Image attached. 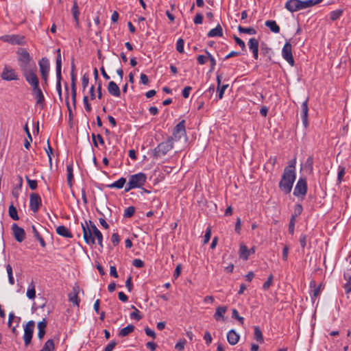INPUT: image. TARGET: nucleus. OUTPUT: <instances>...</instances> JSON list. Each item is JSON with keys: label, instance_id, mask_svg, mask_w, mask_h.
<instances>
[{"label": "nucleus", "instance_id": "39", "mask_svg": "<svg viewBox=\"0 0 351 351\" xmlns=\"http://www.w3.org/2000/svg\"><path fill=\"white\" fill-rule=\"evenodd\" d=\"M132 308L134 311L130 314V317L137 321L141 319L143 317L140 315V311L134 306H132Z\"/></svg>", "mask_w": 351, "mask_h": 351}, {"label": "nucleus", "instance_id": "9", "mask_svg": "<svg viewBox=\"0 0 351 351\" xmlns=\"http://www.w3.org/2000/svg\"><path fill=\"white\" fill-rule=\"evenodd\" d=\"M56 77H57V84H56V90L58 91V95L61 97L62 95V88H61V69H62V58L60 53V49L57 50V58H56Z\"/></svg>", "mask_w": 351, "mask_h": 351}, {"label": "nucleus", "instance_id": "44", "mask_svg": "<svg viewBox=\"0 0 351 351\" xmlns=\"http://www.w3.org/2000/svg\"><path fill=\"white\" fill-rule=\"evenodd\" d=\"M346 173V169L343 166L339 167L338 175H337V180L339 183H341L343 180V178Z\"/></svg>", "mask_w": 351, "mask_h": 351}, {"label": "nucleus", "instance_id": "64", "mask_svg": "<svg viewBox=\"0 0 351 351\" xmlns=\"http://www.w3.org/2000/svg\"><path fill=\"white\" fill-rule=\"evenodd\" d=\"M192 88L191 86L184 87L182 93L183 97L188 98L189 97V94Z\"/></svg>", "mask_w": 351, "mask_h": 351}, {"label": "nucleus", "instance_id": "17", "mask_svg": "<svg viewBox=\"0 0 351 351\" xmlns=\"http://www.w3.org/2000/svg\"><path fill=\"white\" fill-rule=\"evenodd\" d=\"M32 93L36 99V104L43 108L45 104V97L40 86L33 87Z\"/></svg>", "mask_w": 351, "mask_h": 351}, {"label": "nucleus", "instance_id": "8", "mask_svg": "<svg viewBox=\"0 0 351 351\" xmlns=\"http://www.w3.org/2000/svg\"><path fill=\"white\" fill-rule=\"evenodd\" d=\"M186 135L185 121L182 120L175 126L172 136L168 138L173 143L174 141H178L183 136L186 137Z\"/></svg>", "mask_w": 351, "mask_h": 351}, {"label": "nucleus", "instance_id": "55", "mask_svg": "<svg viewBox=\"0 0 351 351\" xmlns=\"http://www.w3.org/2000/svg\"><path fill=\"white\" fill-rule=\"evenodd\" d=\"M76 96H77V92H76V88H71V100L72 104L73 106V108L75 109L76 108Z\"/></svg>", "mask_w": 351, "mask_h": 351}, {"label": "nucleus", "instance_id": "41", "mask_svg": "<svg viewBox=\"0 0 351 351\" xmlns=\"http://www.w3.org/2000/svg\"><path fill=\"white\" fill-rule=\"evenodd\" d=\"M69 299L71 302H72L73 304H74L77 306H79L80 300L77 295V293H74L73 294L70 293L69 295Z\"/></svg>", "mask_w": 351, "mask_h": 351}, {"label": "nucleus", "instance_id": "11", "mask_svg": "<svg viewBox=\"0 0 351 351\" xmlns=\"http://www.w3.org/2000/svg\"><path fill=\"white\" fill-rule=\"evenodd\" d=\"M40 72L43 80H44V84L47 85V79L49 72V62L47 58H43L38 62Z\"/></svg>", "mask_w": 351, "mask_h": 351}, {"label": "nucleus", "instance_id": "16", "mask_svg": "<svg viewBox=\"0 0 351 351\" xmlns=\"http://www.w3.org/2000/svg\"><path fill=\"white\" fill-rule=\"evenodd\" d=\"M12 234L16 241L21 243L25 239V230L19 227L16 223H13L12 226Z\"/></svg>", "mask_w": 351, "mask_h": 351}, {"label": "nucleus", "instance_id": "23", "mask_svg": "<svg viewBox=\"0 0 351 351\" xmlns=\"http://www.w3.org/2000/svg\"><path fill=\"white\" fill-rule=\"evenodd\" d=\"M227 339L230 345H235L239 340V335L234 330H230L227 334Z\"/></svg>", "mask_w": 351, "mask_h": 351}, {"label": "nucleus", "instance_id": "56", "mask_svg": "<svg viewBox=\"0 0 351 351\" xmlns=\"http://www.w3.org/2000/svg\"><path fill=\"white\" fill-rule=\"evenodd\" d=\"M210 237H211V228H210V227H208L206 230L205 234H204V243H207L209 241V240L210 239Z\"/></svg>", "mask_w": 351, "mask_h": 351}, {"label": "nucleus", "instance_id": "24", "mask_svg": "<svg viewBox=\"0 0 351 351\" xmlns=\"http://www.w3.org/2000/svg\"><path fill=\"white\" fill-rule=\"evenodd\" d=\"M207 36L208 37H221L223 36V29L220 25H217L216 27L210 29L208 33Z\"/></svg>", "mask_w": 351, "mask_h": 351}, {"label": "nucleus", "instance_id": "27", "mask_svg": "<svg viewBox=\"0 0 351 351\" xmlns=\"http://www.w3.org/2000/svg\"><path fill=\"white\" fill-rule=\"evenodd\" d=\"M125 182H126V179L125 178H121L120 179L115 181L114 182L109 184L108 186L111 189L117 188V189H121L123 187Z\"/></svg>", "mask_w": 351, "mask_h": 351}, {"label": "nucleus", "instance_id": "33", "mask_svg": "<svg viewBox=\"0 0 351 351\" xmlns=\"http://www.w3.org/2000/svg\"><path fill=\"white\" fill-rule=\"evenodd\" d=\"M254 339L259 342L260 343H263L264 342V339L263 336V333L259 328L258 326H255L254 328Z\"/></svg>", "mask_w": 351, "mask_h": 351}, {"label": "nucleus", "instance_id": "48", "mask_svg": "<svg viewBox=\"0 0 351 351\" xmlns=\"http://www.w3.org/2000/svg\"><path fill=\"white\" fill-rule=\"evenodd\" d=\"M184 40L182 38H179L176 43V49L179 53L184 52Z\"/></svg>", "mask_w": 351, "mask_h": 351}, {"label": "nucleus", "instance_id": "37", "mask_svg": "<svg viewBox=\"0 0 351 351\" xmlns=\"http://www.w3.org/2000/svg\"><path fill=\"white\" fill-rule=\"evenodd\" d=\"M343 10H333L330 13V19L334 21L339 19L343 14Z\"/></svg>", "mask_w": 351, "mask_h": 351}, {"label": "nucleus", "instance_id": "29", "mask_svg": "<svg viewBox=\"0 0 351 351\" xmlns=\"http://www.w3.org/2000/svg\"><path fill=\"white\" fill-rule=\"evenodd\" d=\"M239 254L240 258H241L243 260H247L250 254V250H249L245 245H241Z\"/></svg>", "mask_w": 351, "mask_h": 351}, {"label": "nucleus", "instance_id": "31", "mask_svg": "<svg viewBox=\"0 0 351 351\" xmlns=\"http://www.w3.org/2000/svg\"><path fill=\"white\" fill-rule=\"evenodd\" d=\"M66 171H67V183L68 185L71 187L73 185V165H69L66 167Z\"/></svg>", "mask_w": 351, "mask_h": 351}, {"label": "nucleus", "instance_id": "5", "mask_svg": "<svg viewBox=\"0 0 351 351\" xmlns=\"http://www.w3.org/2000/svg\"><path fill=\"white\" fill-rule=\"evenodd\" d=\"M36 71L37 68L35 63H33L32 68L21 71L25 80L32 86V88L39 86V80L36 75Z\"/></svg>", "mask_w": 351, "mask_h": 351}, {"label": "nucleus", "instance_id": "12", "mask_svg": "<svg viewBox=\"0 0 351 351\" xmlns=\"http://www.w3.org/2000/svg\"><path fill=\"white\" fill-rule=\"evenodd\" d=\"M283 58L291 66H294L295 61L292 54V46L290 43L287 42L282 50Z\"/></svg>", "mask_w": 351, "mask_h": 351}, {"label": "nucleus", "instance_id": "35", "mask_svg": "<svg viewBox=\"0 0 351 351\" xmlns=\"http://www.w3.org/2000/svg\"><path fill=\"white\" fill-rule=\"evenodd\" d=\"M8 213H9V216L12 219H14V220H19V215H18L17 210L14 206V205L12 204L9 206Z\"/></svg>", "mask_w": 351, "mask_h": 351}, {"label": "nucleus", "instance_id": "52", "mask_svg": "<svg viewBox=\"0 0 351 351\" xmlns=\"http://www.w3.org/2000/svg\"><path fill=\"white\" fill-rule=\"evenodd\" d=\"M232 317L237 319L241 324H243L244 318L243 317L239 316L237 310L235 308L232 309Z\"/></svg>", "mask_w": 351, "mask_h": 351}, {"label": "nucleus", "instance_id": "6", "mask_svg": "<svg viewBox=\"0 0 351 351\" xmlns=\"http://www.w3.org/2000/svg\"><path fill=\"white\" fill-rule=\"evenodd\" d=\"M173 148V143L171 139H167L158 145L153 150V157L154 158H161L165 156L168 152Z\"/></svg>", "mask_w": 351, "mask_h": 351}, {"label": "nucleus", "instance_id": "53", "mask_svg": "<svg viewBox=\"0 0 351 351\" xmlns=\"http://www.w3.org/2000/svg\"><path fill=\"white\" fill-rule=\"evenodd\" d=\"M83 103L86 112H90L92 110L90 104L88 102V98L87 96H84L83 98Z\"/></svg>", "mask_w": 351, "mask_h": 351}, {"label": "nucleus", "instance_id": "49", "mask_svg": "<svg viewBox=\"0 0 351 351\" xmlns=\"http://www.w3.org/2000/svg\"><path fill=\"white\" fill-rule=\"evenodd\" d=\"M295 222H296V219L294 218V217H291L290 221H289V232L291 234H293L294 233Z\"/></svg>", "mask_w": 351, "mask_h": 351}, {"label": "nucleus", "instance_id": "63", "mask_svg": "<svg viewBox=\"0 0 351 351\" xmlns=\"http://www.w3.org/2000/svg\"><path fill=\"white\" fill-rule=\"evenodd\" d=\"M116 345L117 342L114 341H112L106 346L104 351H112Z\"/></svg>", "mask_w": 351, "mask_h": 351}, {"label": "nucleus", "instance_id": "22", "mask_svg": "<svg viewBox=\"0 0 351 351\" xmlns=\"http://www.w3.org/2000/svg\"><path fill=\"white\" fill-rule=\"evenodd\" d=\"M47 325L46 319H43L41 322L38 323L37 327L38 329V337L39 339H42L45 335V328Z\"/></svg>", "mask_w": 351, "mask_h": 351}, {"label": "nucleus", "instance_id": "47", "mask_svg": "<svg viewBox=\"0 0 351 351\" xmlns=\"http://www.w3.org/2000/svg\"><path fill=\"white\" fill-rule=\"evenodd\" d=\"M273 278H274V277H273L272 274H270L268 276L267 280L264 282V284L263 285V289L264 290H267L270 287L271 285L273 282Z\"/></svg>", "mask_w": 351, "mask_h": 351}, {"label": "nucleus", "instance_id": "60", "mask_svg": "<svg viewBox=\"0 0 351 351\" xmlns=\"http://www.w3.org/2000/svg\"><path fill=\"white\" fill-rule=\"evenodd\" d=\"M204 339L206 343V345H210L212 342V337L210 333L208 331H206L204 336Z\"/></svg>", "mask_w": 351, "mask_h": 351}, {"label": "nucleus", "instance_id": "45", "mask_svg": "<svg viewBox=\"0 0 351 351\" xmlns=\"http://www.w3.org/2000/svg\"><path fill=\"white\" fill-rule=\"evenodd\" d=\"M206 53L208 55V60H209L210 63V71H213L215 69V66L216 65V60L214 58V57L207 51L206 50Z\"/></svg>", "mask_w": 351, "mask_h": 351}, {"label": "nucleus", "instance_id": "30", "mask_svg": "<svg viewBox=\"0 0 351 351\" xmlns=\"http://www.w3.org/2000/svg\"><path fill=\"white\" fill-rule=\"evenodd\" d=\"M23 39V37H21L18 35H12L7 36L5 40L10 43L11 44H21V40Z\"/></svg>", "mask_w": 351, "mask_h": 351}, {"label": "nucleus", "instance_id": "26", "mask_svg": "<svg viewBox=\"0 0 351 351\" xmlns=\"http://www.w3.org/2000/svg\"><path fill=\"white\" fill-rule=\"evenodd\" d=\"M265 25L269 27L272 32L276 34L280 32V27L277 25L275 21H265Z\"/></svg>", "mask_w": 351, "mask_h": 351}, {"label": "nucleus", "instance_id": "43", "mask_svg": "<svg viewBox=\"0 0 351 351\" xmlns=\"http://www.w3.org/2000/svg\"><path fill=\"white\" fill-rule=\"evenodd\" d=\"M66 98H65V101H66V106L68 108L69 118L72 119L73 114H72L71 108V106H70L69 101V88H68L67 85H66Z\"/></svg>", "mask_w": 351, "mask_h": 351}, {"label": "nucleus", "instance_id": "21", "mask_svg": "<svg viewBox=\"0 0 351 351\" xmlns=\"http://www.w3.org/2000/svg\"><path fill=\"white\" fill-rule=\"evenodd\" d=\"M56 232L60 236L64 238H72L73 234L71 232L64 226H59L56 228Z\"/></svg>", "mask_w": 351, "mask_h": 351}, {"label": "nucleus", "instance_id": "50", "mask_svg": "<svg viewBox=\"0 0 351 351\" xmlns=\"http://www.w3.org/2000/svg\"><path fill=\"white\" fill-rule=\"evenodd\" d=\"M228 84H224L221 86H217V92H218V97L219 99H222L223 97V94L226 88H228Z\"/></svg>", "mask_w": 351, "mask_h": 351}, {"label": "nucleus", "instance_id": "32", "mask_svg": "<svg viewBox=\"0 0 351 351\" xmlns=\"http://www.w3.org/2000/svg\"><path fill=\"white\" fill-rule=\"evenodd\" d=\"M227 311L226 306H219L217 308L215 313L214 315V317L219 320L221 317H223L224 314L226 313Z\"/></svg>", "mask_w": 351, "mask_h": 351}, {"label": "nucleus", "instance_id": "3", "mask_svg": "<svg viewBox=\"0 0 351 351\" xmlns=\"http://www.w3.org/2000/svg\"><path fill=\"white\" fill-rule=\"evenodd\" d=\"M322 1L323 0H289L286 2L285 7L289 12H294L311 8L321 3Z\"/></svg>", "mask_w": 351, "mask_h": 351}, {"label": "nucleus", "instance_id": "36", "mask_svg": "<svg viewBox=\"0 0 351 351\" xmlns=\"http://www.w3.org/2000/svg\"><path fill=\"white\" fill-rule=\"evenodd\" d=\"M27 297L29 299H34L35 297H36V290H35V286L33 284V282H32L28 289H27Z\"/></svg>", "mask_w": 351, "mask_h": 351}, {"label": "nucleus", "instance_id": "2", "mask_svg": "<svg viewBox=\"0 0 351 351\" xmlns=\"http://www.w3.org/2000/svg\"><path fill=\"white\" fill-rule=\"evenodd\" d=\"M83 230V237L88 245H95L97 239L98 245L103 247V235L95 223L89 221V224L85 221V224L82 223Z\"/></svg>", "mask_w": 351, "mask_h": 351}, {"label": "nucleus", "instance_id": "15", "mask_svg": "<svg viewBox=\"0 0 351 351\" xmlns=\"http://www.w3.org/2000/svg\"><path fill=\"white\" fill-rule=\"evenodd\" d=\"M42 204L41 197L38 193H33L29 196V208L32 211L36 213L38 211Z\"/></svg>", "mask_w": 351, "mask_h": 351}, {"label": "nucleus", "instance_id": "20", "mask_svg": "<svg viewBox=\"0 0 351 351\" xmlns=\"http://www.w3.org/2000/svg\"><path fill=\"white\" fill-rule=\"evenodd\" d=\"M108 93L114 97H119L121 95L120 88L118 85L113 81H111L108 83L107 87Z\"/></svg>", "mask_w": 351, "mask_h": 351}, {"label": "nucleus", "instance_id": "13", "mask_svg": "<svg viewBox=\"0 0 351 351\" xmlns=\"http://www.w3.org/2000/svg\"><path fill=\"white\" fill-rule=\"evenodd\" d=\"M307 192V184L305 178H300L293 191V195L299 197L300 195L304 196Z\"/></svg>", "mask_w": 351, "mask_h": 351}, {"label": "nucleus", "instance_id": "54", "mask_svg": "<svg viewBox=\"0 0 351 351\" xmlns=\"http://www.w3.org/2000/svg\"><path fill=\"white\" fill-rule=\"evenodd\" d=\"M14 319H17V322H19V320H20V317H16V316L14 315V313L13 312L10 313V314H9V317H8V326H9L10 328H11V326H12V322H13V320H14Z\"/></svg>", "mask_w": 351, "mask_h": 351}, {"label": "nucleus", "instance_id": "14", "mask_svg": "<svg viewBox=\"0 0 351 351\" xmlns=\"http://www.w3.org/2000/svg\"><path fill=\"white\" fill-rule=\"evenodd\" d=\"M1 76L3 80L6 81L19 80V75L15 72V71L12 68L7 65L4 66Z\"/></svg>", "mask_w": 351, "mask_h": 351}, {"label": "nucleus", "instance_id": "10", "mask_svg": "<svg viewBox=\"0 0 351 351\" xmlns=\"http://www.w3.org/2000/svg\"><path fill=\"white\" fill-rule=\"evenodd\" d=\"M34 326L35 322L31 320L29 321L24 327L23 340L25 346H29L31 343L33 337Z\"/></svg>", "mask_w": 351, "mask_h": 351}, {"label": "nucleus", "instance_id": "25", "mask_svg": "<svg viewBox=\"0 0 351 351\" xmlns=\"http://www.w3.org/2000/svg\"><path fill=\"white\" fill-rule=\"evenodd\" d=\"M71 12H72L73 19L76 23V25H78L80 11H79V7H78L76 0H73V5Z\"/></svg>", "mask_w": 351, "mask_h": 351}, {"label": "nucleus", "instance_id": "51", "mask_svg": "<svg viewBox=\"0 0 351 351\" xmlns=\"http://www.w3.org/2000/svg\"><path fill=\"white\" fill-rule=\"evenodd\" d=\"M46 152L49 158V162L50 166H51L52 164V160H51V155L53 154V149L50 145L49 141H47V148L46 149Z\"/></svg>", "mask_w": 351, "mask_h": 351}, {"label": "nucleus", "instance_id": "28", "mask_svg": "<svg viewBox=\"0 0 351 351\" xmlns=\"http://www.w3.org/2000/svg\"><path fill=\"white\" fill-rule=\"evenodd\" d=\"M135 327L134 326L132 325V324H130L128 326H127L126 327L122 328L119 332V336L120 337H125L127 335H128L129 334H130L131 332H132L134 330Z\"/></svg>", "mask_w": 351, "mask_h": 351}, {"label": "nucleus", "instance_id": "62", "mask_svg": "<svg viewBox=\"0 0 351 351\" xmlns=\"http://www.w3.org/2000/svg\"><path fill=\"white\" fill-rule=\"evenodd\" d=\"M203 21V15L200 13H197L193 19L195 24H202Z\"/></svg>", "mask_w": 351, "mask_h": 351}, {"label": "nucleus", "instance_id": "58", "mask_svg": "<svg viewBox=\"0 0 351 351\" xmlns=\"http://www.w3.org/2000/svg\"><path fill=\"white\" fill-rule=\"evenodd\" d=\"M111 241L114 246H117L119 244L120 239L118 233H113L112 234Z\"/></svg>", "mask_w": 351, "mask_h": 351}, {"label": "nucleus", "instance_id": "46", "mask_svg": "<svg viewBox=\"0 0 351 351\" xmlns=\"http://www.w3.org/2000/svg\"><path fill=\"white\" fill-rule=\"evenodd\" d=\"M302 210L303 209H302V206L301 204H295V207H294V213L291 217H294V218L296 219V217L302 213Z\"/></svg>", "mask_w": 351, "mask_h": 351}, {"label": "nucleus", "instance_id": "4", "mask_svg": "<svg viewBox=\"0 0 351 351\" xmlns=\"http://www.w3.org/2000/svg\"><path fill=\"white\" fill-rule=\"evenodd\" d=\"M146 180L147 176L144 173L140 172L130 176L128 183L125 188V191L128 192L133 189L141 188L146 182Z\"/></svg>", "mask_w": 351, "mask_h": 351}, {"label": "nucleus", "instance_id": "1", "mask_svg": "<svg viewBox=\"0 0 351 351\" xmlns=\"http://www.w3.org/2000/svg\"><path fill=\"white\" fill-rule=\"evenodd\" d=\"M295 159L289 162V165L284 169L279 182L280 189L286 195L291 193L296 175L295 171Z\"/></svg>", "mask_w": 351, "mask_h": 351}, {"label": "nucleus", "instance_id": "38", "mask_svg": "<svg viewBox=\"0 0 351 351\" xmlns=\"http://www.w3.org/2000/svg\"><path fill=\"white\" fill-rule=\"evenodd\" d=\"M54 350V341L53 339L47 341L41 351H53Z\"/></svg>", "mask_w": 351, "mask_h": 351}, {"label": "nucleus", "instance_id": "34", "mask_svg": "<svg viewBox=\"0 0 351 351\" xmlns=\"http://www.w3.org/2000/svg\"><path fill=\"white\" fill-rule=\"evenodd\" d=\"M238 31L240 33L247 34L250 35H254L256 34V31L253 27H243L241 25L238 26Z\"/></svg>", "mask_w": 351, "mask_h": 351}, {"label": "nucleus", "instance_id": "42", "mask_svg": "<svg viewBox=\"0 0 351 351\" xmlns=\"http://www.w3.org/2000/svg\"><path fill=\"white\" fill-rule=\"evenodd\" d=\"M25 180L32 190H35L37 188L38 183L36 180H31L27 176H25Z\"/></svg>", "mask_w": 351, "mask_h": 351}, {"label": "nucleus", "instance_id": "19", "mask_svg": "<svg viewBox=\"0 0 351 351\" xmlns=\"http://www.w3.org/2000/svg\"><path fill=\"white\" fill-rule=\"evenodd\" d=\"M308 99L306 98L305 101H304L301 105V117L304 125L305 127L308 125Z\"/></svg>", "mask_w": 351, "mask_h": 351}, {"label": "nucleus", "instance_id": "40", "mask_svg": "<svg viewBox=\"0 0 351 351\" xmlns=\"http://www.w3.org/2000/svg\"><path fill=\"white\" fill-rule=\"evenodd\" d=\"M135 213V208L134 206L128 207L123 214V217L125 218H130L134 215Z\"/></svg>", "mask_w": 351, "mask_h": 351}, {"label": "nucleus", "instance_id": "61", "mask_svg": "<svg viewBox=\"0 0 351 351\" xmlns=\"http://www.w3.org/2000/svg\"><path fill=\"white\" fill-rule=\"evenodd\" d=\"M132 265L137 268H141L144 266V263L142 260L136 258L133 260Z\"/></svg>", "mask_w": 351, "mask_h": 351}, {"label": "nucleus", "instance_id": "7", "mask_svg": "<svg viewBox=\"0 0 351 351\" xmlns=\"http://www.w3.org/2000/svg\"><path fill=\"white\" fill-rule=\"evenodd\" d=\"M18 61L21 70H25L27 69L32 68L33 64L31 63L32 59L29 52L25 49H21L19 52ZM32 63H34V62Z\"/></svg>", "mask_w": 351, "mask_h": 351}, {"label": "nucleus", "instance_id": "59", "mask_svg": "<svg viewBox=\"0 0 351 351\" xmlns=\"http://www.w3.org/2000/svg\"><path fill=\"white\" fill-rule=\"evenodd\" d=\"M186 344V340H180L179 341L175 346V348L178 350H183L184 348V346Z\"/></svg>", "mask_w": 351, "mask_h": 351}, {"label": "nucleus", "instance_id": "18", "mask_svg": "<svg viewBox=\"0 0 351 351\" xmlns=\"http://www.w3.org/2000/svg\"><path fill=\"white\" fill-rule=\"evenodd\" d=\"M247 45L253 53L254 58L257 60L258 58V40L255 38H252L249 40Z\"/></svg>", "mask_w": 351, "mask_h": 351}, {"label": "nucleus", "instance_id": "57", "mask_svg": "<svg viewBox=\"0 0 351 351\" xmlns=\"http://www.w3.org/2000/svg\"><path fill=\"white\" fill-rule=\"evenodd\" d=\"M234 39L236 43L241 48L242 51L245 50V44L241 38L237 36H234Z\"/></svg>", "mask_w": 351, "mask_h": 351}]
</instances>
